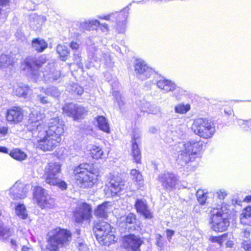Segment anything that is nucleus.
Returning <instances> with one entry per match:
<instances>
[{"label": "nucleus", "mask_w": 251, "mask_h": 251, "mask_svg": "<svg viewBox=\"0 0 251 251\" xmlns=\"http://www.w3.org/2000/svg\"><path fill=\"white\" fill-rule=\"evenodd\" d=\"M25 65L27 69L29 70L31 74L35 76V79H39L40 77H44L46 82H50L57 80L61 76L60 72L55 70L54 68L51 69L49 72L47 71L38 72L39 66L41 65L35 58L27 59L25 61Z\"/></svg>", "instance_id": "nucleus-4"}, {"label": "nucleus", "mask_w": 251, "mask_h": 251, "mask_svg": "<svg viewBox=\"0 0 251 251\" xmlns=\"http://www.w3.org/2000/svg\"><path fill=\"white\" fill-rule=\"evenodd\" d=\"M130 175L133 181L138 183L140 186L142 185L143 178L142 174L139 171L136 169H132L130 172Z\"/></svg>", "instance_id": "nucleus-46"}, {"label": "nucleus", "mask_w": 251, "mask_h": 251, "mask_svg": "<svg viewBox=\"0 0 251 251\" xmlns=\"http://www.w3.org/2000/svg\"><path fill=\"white\" fill-rule=\"evenodd\" d=\"M136 221V216L133 213H129L126 216H122L120 219V226L130 231L135 230L134 223Z\"/></svg>", "instance_id": "nucleus-18"}, {"label": "nucleus", "mask_w": 251, "mask_h": 251, "mask_svg": "<svg viewBox=\"0 0 251 251\" xmlns=\"http://www.w3.org/2000/svg\"><path fill=\"white\" fill-rule=\"evenodd\" d=\"M112 210L111 202H105L98 206L95 211V214L98 217L106 218Z\"/></svg>", "instance_id": "nucleus-25"}, {"label": "nucleus", "mask_w": 251, "mask_h": 251, "mask_svg": "<svg viewBox=\"0 0 251 251\" xmlns=\"http://www.w3.org/2000/svg\"><path fill=\"white\" fill-rule=\"evenodd\" d=\"M16 215L22 219H25L27 217V213L25 207L23 204H18L15 206Z\"/></svg>", "instance_id": "nucleus-43"}, {"label": "nucleus", "mask_w": 251, "mask_h": 251, "mask_svg": "<svg viewBox=\"0 0 251 251\" xmlns=\"http://www.w3.org/2000/svg\"><path fill=\"white\" fill-rule=\"evenodd\" d=\"M78 249L79 251H88V248L86 245L83 243H80Z\"/></svg>", "instance_id": "nucleus-59"}, {"label": "nucleus", "mask_w": 251, "mask_h": 251, "mask_svg": "<svg viewBox=\"0 0 251 251\" xmlns=\"http://www.w3.org/2000/svg\"><path fill=\"white\" fill-rule=\"evenodd\" d=\"M250 119L246 121L242 119L238 120V125L245 129H247L248 128H250Z\"/></svg>", "instance_id": "nucleus-52"}, {"label": "nucleus", "mask_w": 251, "mask_h": 251, "mask_svg": "<svg viewBox=\"0 0 251 251\" xmlns=\"http://www.w3.org/2000/svg\"><path fill=\"white\" fill-rule=\"evenodd\" d=\"M63 112L74 120H78L86 113L87 110L80 105L71 103L66 104L63 108Z\"/></svg>", "instance_id": "nucleus-14"}, {"label": "nucleus", "mask_w": 251, "mask_h": 251, "mask_svg": "<svg viewBox=\"0 0 251 251\" xmlns=\"http://www.w3.org/2000/svg\"><path fill=\"white\" fill-rule=\"evenodd\" d=\"M207 192H205L203 190H199L196 193L197 199L201 206L206 205L207 206L210 205L213 202V198L210 199Z\"/></svg>", "instance_id": "nucleus-27"}, {"label": "nucleus", "mask_w": 251, "mask_h": 251, "mask_svg": "<svg viewBox=\"0 0 251 251\" xmlns=\"http://www.w3.org/2000/svg\"><path fill=\"white\" fill-rule=\"evenodd\" d=\"M104 231L102 229L96 231V238L101 245L109 246L114 243L115 236L113 233H108V235L103 237Z\"/></svg>", "instance_id": "nucleus-23"}, {"label": "nucleus", "mask_w": 251, "mask_h": 251, "mask_svg": "<svg viewBox=\"0 0 251 251\" xmlns=\"http://www.w3.org/2000/svg\"><path fill=\"white\" fill-rule=\"evenodd\" d=\"M56 51L60 55V58L63 61H65L67 59V56L70 53V50L64 45H58L56 48Z\"/></svg>", "instance_id": "nucleus-39"}, {"label": "nucleus", "mask_w": 251, "mask_h": 251, "mask_svg": "<svg viewBox=\"0 0 251 251\" xmlns=\"http://www.w3.org/2000/svg\"><path fill=\"white\" fill-rule=\"evenodd\" d=\"M31 20L33 25H36L37 28L40 27L46 21V18L44 16L33 14L31 16Z\"/></svg>", "instance_id": "nucleus-42"}, {"label": "nucleus", "mask_w": 251, "mask_h": 251, "mask_svg": "<svg viewBox=\"0 0 251 251\" xmlns=\"http://www.w3.org/2000/svg\"><path fill=\"white\" fill-rule=\"evenodd\" d=\"M28 188L24 184L19 181H17L10 189L9 192L11 197L13 199H23L26 197Z\"/></svg>", "instance_id": "nucleus-16"}, {"label": "nucleus", "mask_w": 251, "mask_h": 251, "mask_svg": "<svg viewBox=\"0 0 251 251\" xmlns=\"http://www.w3.org/2000/svg\"><path fill=\"white\" fill-rule=\"evenodd\" d=\"M13 93L18 97L26 98L30 93V89L25 84L18 83L14 86Z\"/></svg>", "instance_id": "nucleus-28"}, {"label": "nucleus", "mask_w": 251, "mask_h": 251, "mask_svg": "<svg viewBox=\"0 0 251 251\" xmlns=\"http://www.w3.org/2000/svg\"><path fill=\"white\" fill-rule=\"evenodd\" d=\"M37 100L42 104H47L50 102L48 97L44 96L42 94L38 95L37 96Z\"/></svg>", "instance_id": "nucleus-55"}, {"label": "nucleus", "mask_w": 251, "mask_h": 251, "mask_svg": "<svg viewBox=\"0 0 251 251\" xmlns=\"http://www.w3.org/2000/svg\"><path fill=\"white\" fill-rule=\"evenodd\" d=\"M8 133V127L7 126H0V141L3 140Z\"/></svg>", "instance_id": "nucleus-54"}, {"label": "nucleus", "mask_w": 251, "mask_h": 251, "mask_svg": "<svg viewBox=\"0 0 251 251\" xmlns=\"http://www.w3.org/2000/svg\"><path fill=\"white\" fill-rule=\"evenodd\" d=\"M146 112L149 114L158 115L160 113V108L156 105L151 103L149 108Z\"/></svg>", "instance_id": "nucleus-51"}, {"label": "nucleus", "mask_w": 251, "mask_h": 251, "mask_svg": "<svg viewBox=\"0 0 251 251\" xmlns=\"http://www.w3.org/2000/svg\"><path fill=\"white\" fill-rule=\"evenodd\" d=\"M33 140L37 148L44 151L54 150L61 141L59 138L50 136L47 133H44L43 135H39Z\"/></svg>", "instance_id": "nucleus-8"}, {"label": "nucleus", "mask_w": 251, "mask_h": 251, "mask_svg": "<svg viewBox=\"0 0 251 251\" xmlns=\"http://www.w3.org/2000/svg\"><path fill=\"white\" fill-rule=\"evenodd\" d=\"M186 128L184 125H179L175 127V130L174 131V141L175 140L174 138L183 139L185 137Z\"/></svg>", "instance_id": "nucleus-40"}, {"label": "nucleus", "mask_w": 251, "mask_h": 251, "mask_svg": "<svg viewBox=\"0 0 251 251\" xmlns=\"http://www.w3.org/2000/svg\"><path fill=\"white\" fill-rule=\"evenodd\" d=\"M118 18L116 19V30L120 33L125 32L126 28V19L128 16V9L126 8L119 13H117Z\"/></svg>", "instance_id": "nucleus-17"}, {"label": "nucleus", "mask_w": 251, "mask_h": 251, "mask_svg": "<svg viewBox=\"0 0 251 251\" xmlns=\"http://www.w3.org/2000/svg\"><path fill=\"white\" fill-rule=\"evenodd\" d=\"M33 197L37 204L42 209L51 208L54 205V199L41 187L34 188Z\"/></svg>", "instance_id": "nucleus-9"}, {"label": "nucleus", "mask_w": 251, "mask_h": 251, "mask_svg": "<svg viewBox=\"0 0 251 251\" xmlns=\"http://www.w3.org/2000/svg\"><path fill=\"white\" fill-rule=\"evenodd\" d=\"M99 26H100V29L102 32H107L108 30V25L105 23L101 24H100Z\"/></svg>", "instance_id": "nucleus-62"}, {"label": "nucleus", "mask_w": 251, "mask_h": 251, "mask_svg": "<svg viewBox=\"0 0 251 251\" xmlns=\"http://www.w3.org/2000/svg\"><path fill=\"white\" fill-rule=\"evenodd\" d=\"M218 198L221 200H223L226 196L227 194L224 190H220L217 192Z\"/></svg>", "instance_id": "nucleus-58"}, {"label": "nucleus", "mask_w": 251, "mask_h": 251, "mask_svg": "<svg viewBox=\"0 0 251 251\" xmlns=\"http://www.w3.org/2000/svg\"><path fill=\"white\" fill-rule=\"evenodd\" d=\"M91 58L95 62L103 64L107 68H111L114 65L110 53L107 51L103 52L100 50L96 49L93 53Z\"/></svg>", "instance_id": "nucleus-15"}, {"label": "nucleus", "mask_w": 251, "mask_h": 251, "mask_svg": "<svg viewBox=\"0 0 251 251\" xmlns=\"http://www.w3.org/2000/svg\"><path fill=\"white\" fill-rule=\"evenodd\" d=\"M108 187L112 194L116 195L124 188V185L120 177L113 176L110 179Z\"/></svg>", "instance_id": "nucleus-24"}, {"label": "nucleus", "mask_w": 251, "mask_h": 251, "mask_svg": "<svg viewBox=\"0 0 251 251\" xmlns=\"http://www.w3.org/2000/svg\"><path fill=\"white\" fill-rule=\"evenodd\" d=\"M97 126L100 129L109 133L110 131L109 124L107 120L103 116H100L96 118Z\"/></svg>", "instance_id": "nucleus-33"}, {"label": "nucleus", "mask_w": 251, "mask_h": 251, "mask_svg": "<svg viewBox=\"0 0 251 251\" xmlns=\"http://www.w3.org/2000/svg\"><path fill=\"white\" fill-rule=\"evenodd\" d=\"M69 92L74 95H81L83 92V89L77 84L72 83L69 84L67 86Z\"/></svg>", "instance_id": "nucleus-41"}, {"label": "nucleus", "mask_w": 251, "mask_h": 251, "mask_svg": "<svg viewBox=\"0 0 251 251\" xmlns=\"http://www.w3.org/2000/svg\"><path fill=\"white\" fill-rule=\"evenodd\" d=\"M9 155L13 158L20 161L25 160L27 157L26 154L24 151L17 148L12 150Z\"/></svg>", "instance_id": "nucleus-35"}, {"label": "nucleus", "mask_w": 251, "mask_h": 251, "mask_svg": "<svg viewBox=\"0 0 251 251\" xmlns=\"http://www.w3.org/2000/svg\"><path fill=\"white\" fill-rule=\"evenodd\" d=\"M32 47L38 52H42L48 47V44L40 38L33 39L32 41Z\"/></svg>", "instance_id": "nucleus-30"}, {"label": "nucleus", "mask_w": 251, "mask_h": 251, "mask_svg": "<svg viewBox=\"0 0 251 251\" xmlns=\"http://www.w3.org/2000/svg\"><path fill=\"white\" fill-rule=\"evenodd\" d=\"M47 236V249L50 251H59L60 248L68 245L72 239L70 231L60 227L51 230Z\"/></svg>", "instance_id": "nucleus-2"}, {"label": "nucleus", "mask_w": 251, "mask_h": 251, "mask_svg": "<svg viewBox=\"0 0 251 251\" xmlns=\"http://www.w3.org/2000/svg\"><path fill=\"white\" fill-rule=\"evenodd\" d=\"M14 62L12 56L1 54L0 55V68H4L12 65Z\"/></svg>", "instance_id": "nucleus-34"}, {"label": "nucleus", "mask_w": 251, "mask_h": 251, "mask_svg": "<svg viewBox=\"0 0 251 251\" xmlns=\"http://www.w3.org/2000/svg\"><path fill=\"white\" fill-rule=\"evenodd\" d=\"M70 46L72 50H76L79 48V44L76 42H72L71 43Z\"/></svg>", "instance_id": "nucleus-63"}, {"label": "nucleus", "mask_w": 251, "mask_h": 251, "mask_svg": "<svg viewBox=\"0 0 251 251\" xmlns=\"http://www.w3.org/2000/svg\"><path fill=\"white\" fill-rule=\"evenodd\" d=\"M140 137L139 133H134L132 139V155L137 163L140 162L141 158V151L138 147V144L140 143Z\"/></svg>", "instance_id": "nucleus-20"}, {"label": "nucleus", "mask_w": 251, "mask_h": 251, "mask_svg": "<svg viewBox=\"0 0 251 251\" xmlns=\"http://www.w3.org/2000/svg\"><path fill=\"white\" fill-rule=\"evenodd\" d=\"M134 70L137 77L142 80L150 78L153 73V70L142 60H136Z\"/></svg>", "instance_id": "nucleus-12"}, {"label": "nucleus", "mask_w": 251, "mask_h": 251, "mask_svg": "<svg viewBox=\"0 0 251 251\" xmlns=\"http://www.w3.org/2000/svg\"><path fill=\"white\" fill-rule=\"evenodd\" d=\"M157 87L165 92L170 91L172 89V83L171 81L161 78L157 82Z\"/></svg>", "instance_id": "nucleus-37"}, {"label": "nucleus", "mask_w": 251, "mask_h": 251, "mask_svg": "<svg viewBox=\"0 0 251 251\" xmlns=\"http://www.w3.org/2000/svg\"><path fill=\"white\" fill-rule=\"evenodd\" d=\"M113 95L119 105V108L122 109L123 106L125 104L124 98L122 97L121 94L118 91L113 92Z\"/></svg>", "instance_id": "nucleus-49"}, {"label": "nucleus", "mask_w": 251, "mask_h": 251, "mask_svg": "<svg viewBox=\"0 0 251 251\" xmlns=\"http://www.w3.org/2000/svg\"><path fill=\"white\" fill-rule=\"evenodd\" d=\"M117 13H119V12H115L114 13H111L106 16L99 17V18L106 20H110L111 18H116L117 19L118 18Z\"/></svg>", "instance_id": "nucleus-57"}, {"label": "nucleus", "mask_w": 251, "mask_h": 251, "mask_svg": "<svg viewBox=\"0 0 251 251\" xmlns=\"http://www.w3.org/2000/svg\"><path fill=\"white\" fill-rule=\"evenodd\" d=\"M102 229L104 231L103 237L108 235V233H113L112 230L111 226L107 222L101 221H100L95 226V232L96 235V231Z\"/></svg>", "instance_id": "nucleus-29"}, {"label": "nucleus", "mask_w": 251, "mask_h": 251, "mask_svg": "<svg viewBox=\"0 0 251 251\" xmlns=\"http://www.w3.org/2000/svg\"><path fill=\"white\" fill-rule=\"evenodd\" d=\"M241 247L246 251H251V240H244L241 244Z\"/></svg>", "instance_id": "nucleus-53"}, {"label": "nucleus", "mask_w": 251, "mask_h": 251, "mask_svg": "<svg viewBox=\"0 0 251 251\" xmlns=\"http://www.w3.org/2000/svg\"><path fill=\"white\" fill-rule=\"evenodd\" d=\"M193 211L196 213H199L201 212L200 205H195L194 207Z\"/></svg>", "instance_id": "nucleus-64"}, {"label": "nucleus", "mask_w": 251, "mask_h": 251, "mask_svg": "<svg viewBox=\"0 0 251 251\" xmlns=\"http://www.w3.org/2000/svg\"><path fill=\"white\" fill-rule=\"evenodd\" d=\"M26 127L27 130L32 133V137L35 139L39 135H43L46 132V128L44 123H35L30 124L27 122L26 123Z\"/></svg>", "instance_id": "nucleus-19"}, {"label": "nucleus", "mask_w": 251, "mask_h": 251, "mask_svg": "<svg viewBox=\"0 0 251 251\" xmlns=\"http://www.w3.org/2000/svg\"><path fill=\"white\" fill-rule=\"evenodd\" d=\"M228 233H225L219 236L211 235L209 237V240L213 243H217L222 246L223 243L228 239Z\"/></svg>", "instance_id": "nucleus-38"}, {"label": "nucleus", "mask_w": 251, "mask_h": 251, "mask_svg": "<svg viewBox=\"0 0 251 251\" xmlns=\"http://www.w3.org/2000/svg\"><path fill=\"white\" fill-rule=\"evenodd\" d=\"M191 128L195 134L203 139L212 137L215 132L214 123L206 118L195 119Z\"/></svg>", "instance_id": "nucleus-7"}, {"label": "nucleus", "mask_w": 251, "mask_h": 251, "mask_svg": "<svg viewBox=\"0 0 251 251\" xmlns=\"http://www.w3.org/2000/svg\"><path fill=\"white\" fill-rule=\"evenodd\" d=\"M191 109V105L189 103H180L175 107V111L179 114H185Z\"/></svg>", "instance_id": "nucleus-44"}, {"label": "nucleus", "mask_w": 251, "mask_h": 251, "mask_svg": "<svg viewBox=\"0 0 251 251\" xmlns=\"http://www.w3.org/2000/svg\"><path fill=\"white\" fill-rule=\"evenodd\" d=\"M100 25V22L97 20H91L77 22L76 28L80 32L85 30H93L96 29Z\"/></svg>", "instance_id": "nucleus-21"}, {"label": "nucleus", "mask_w": 251, "mask_h": 251, "mask_svg": "<svg viewBox=\"0 0 251 251\" xmlns=\"http://www.w3.org/2000/svg\"><path fill=\"white\" fill-rule=\"evenodd\" d=\"M185 91L182 88L177 86L174 82V97L178 100H181L184 95Z\"/></svg>", "instance_id": "nucleus-48"}, {"label": "nucleus", "mask_w": 251, "mask_h": 251, "mask_svg": "<svg viewBox=\"0 0 251 251\" xmlns=\"http://www.w3.org/2000/svg\"><path fill=\"white\" fill-rule=\"evenodd\" d=\"M61 172V165L56 162H50L45 169V181L50 185L57 186L61 190L67 188V183L58 177Z\"/></svg>", "instance_id": "nucleus-6"}, {"label": "nucleus", "mask_w": 251, "mask_h": 251, "mask_svg": "<svg viewBox=\"0 0 251 251\" xmlns=\"http://www.w3.org/2000/svg\"><path fill=\"white\" fill-rule=\"evenodd\" d=\"M159 180L162 183L163 186L166 189L172 188V174L168 173H164L159 176Z\"/></svg>", "instance_id": "nucleus-32"}, {"label": "nucleus", "mask_w": 251, "mask_h": 251, "mask_svg": "<svg viewBox=\"0 0 251 251\" xmlns=\"http://www.w3.org/2000/svg\"><path fill=\"white\" fill-rule=\"evenodd\" d=\"M44 115L38 111L34 110L29 115V118L27 122L30 124L36 123H44L43 118Z\"/></svg>", "instance_id": "nucleus-31"}, {"label": "nucleus", "mask_w": 251, "mask_h": 251, "mask_svg": "<svg viewBox=\"0 0 251 251\" xmlns=\"http://www.w3.org/2000/svg\"><path fill=\"white\" fill-rule=\"evenodd\" d=\"M73 217L76 223H82L92 218V208L86 202H79L73 211Z\"/></svg>", "instance_id": "nucleus-10"}, {"label": "nucleus", "mask_w": 251, "mask_h": 251, "mask_svg": "<svg viewBox=\"0 0 251 251\" xmlns=\"http://www.w3.org/2000/svg\"><path fill=\"white\" fill-rule=\"evenodd\" d=\"M15 35L20 40H23L25 39L24 35L21 31H17L15 33Z\"/></svg>", "instance_id": "nucleus-60"}, {"label": "nucleus", "mask_w": 251, "mask_h": 251, "mask_svg": "<svg viewBox=\"0 0 251 251\" xmlns=\"http://www.w3.org/2000/svg\"><path fill=\"white\" fill-rule=\"evenodd\" d=\"M7 120L9 122L17 123L21 122L23 119V113L22 109L19 107H13L7 111Z\"/></svg>", "instance_id": "nucleus-22"}, {"label": "nucleus", "mask_w": 251, "mask_h": 251, "mask_svg": "<svg viewBox=\"0 0 251 251\" xmlns=\"http://www.w3.org/2000/svg\"><path fill=\"white\" fill-rule=\"evenodd\" d=\"M137 211L143 215L146 218L150 219L152 214L147 206L146 201L143 200H137L135 204Z\"/></svg>", "instance_id": "nucleus-26"}, {"label": "nucleus", "mask_w": 251, "mask_h": 251, "mask_svg": "<svg viewBox=\"0 0 251 251\" xmlns=\"http://www.w3.org/2000/svg\"><path fill=\"white\" fill-rule=\"evenodd\" d=\"M82 59L78 54H74V61L79 68H83V64L81 62Z\"/></svg>", "instance_id": "nucleus-56"}, {"label": "nucleus", "mask_w": 251, "mask_h": 251, "mask_svg": "<svg viewBox=\"0 0 251 251\" xmlns=\"http://www.w3.org/2000/svg\"><path fill=\"white\" fill-rule=\"evenodd\" d=\"M243 225H248L251 226V216L246 219H243V222L242 223Z\"/></svg>", "instance_id": "nucleus-61"}, {"label": "nucleus", "mask_w": 251, "mask_h": 251, "mask_svg": "<svg viewBox=\"0 0 251 251\" xmlns=\"http://www.w3.org/2000/svg\"><path fill=\"white\" fill-rule=\"evenodd\" d=\"M251 216V206H248L245 207L240 215V221L242 223L243 222V219H247V218Z\"/></svg>", "instance_id": "nucleus-50"}, {"label": "nucleus", "mask_w": 251, "mask_h": 251, "mask_svg": "<svg viewBox=\"0 0 251 251\" xmlns=\"http://www.w3.org/2000/svg\"><path fill=\"white\" fill-rule=\"evenodd\" d=\"M90 152L91 156L94 159H102L105 157L102 149L99 146L93 145L90 150Z\"/></svg>", "instance_id": "nucleus-36"}, {"label": "nucleus", "mask_w": 251, "mask_h": 251, "mask_svg": "<svg viewBox=\"0 0 251 251\" xmlns=\"http://www.w3.org/2000/svg\"><path fill=\"white\" fill-rule=\"evenodd\" d=\"M203 144V142L201 139L178 142V144L175 145L174 149L178 153L176 164L181 168L192 162L194 160L195 155L202 150Z\"/></svg>", "instance_id": "nucleus-1"}, {"label": "nucleus", "mask_w": 251, "mask_h": 251, "mask_svg": "<svg viewBox=\"0 0 251 251\" xmlns=\"http://www.w3.org/2000/svg\"><path fill=\"white\" fill-rule=\"evenodd\" d=\"M142 243L141 238L134 234L126 236L123 239V246L127 251H141L140 248Z\"/></svg>", "instance_id": "nucleus-13"}, {"label": "nucleus", "mask_w": 251, "mask_h": 251, "mask_svg": "<svg viewBox=\"0 0 251 251\" xmlns=\"http://www.w3.org/2000/svg\"><path fill=\"white\" fill-rule=\"evenodd\" d=\"M136 104L141 111L146 112L149 108L151 102L142 98L137 100Z\"/></svg>", "instance_id": "nucleus-47"}, {"label": "nucleus", "mask_w": 251, "mask_h": 251, "mask_svg": "<svg viewBox=\"0 0 251 251\" xmlns=\"http://www.w3.org/2000/svg\"><path fill=\"white\" fill-rule=\"evenodd\" d=\"M209 216V222L213 230L221 232L227 229L230 224L228 214L224 212L221 206L211 208Z\"/></svg>", "instance_id": "nucleus-3"}, {"label": "nucleus", "mask_w": 251, "mask_h": 251, "mask_svg": "<svg viewBox=\"0 0 251 251\" xmlns=\"http://www.w3.org/2000/svg\"><path fill=\"white\" fill-rule=\"evenodd\" d=\"M41 92L45 93L46 95L48 96H51L53 97H57L60 94V91L58 89L55 87H50L47 89L42 88L41 89Z\"/></svg>", "instance_id": "nucleus-45"}, {"label": "nucleus", "mask_w": 251, "mask_h": 251, "mask_svg": "<svg viewBox=\"0 0 251 251\" xmlns=\"http://www.w3.org/2000/svg\"><path fill=\"white\" fill-rule=\"evenodd\" d=\"M74 174L75 179L81 187L91 188L97 183L99 172L97 169L93 168L89 170L87 168H82L80 165L74 170Z\"/></svg>", "instance_id": "nucleus-5"}, {"label": "nucleus", "mask_w": 251, "mask_h": 251, "mask_svg": "<svg viewBox=\"0 0 251 251\" xmlns=\"http://www.w3.org/2000/svg\"><path fill=\"white\" fill-rule=\"evenodd\" d=\"M64 132V124L63 122L58 117H54L50 120L48 123V129L46 132L50 136H52L61 141V136Z\"/></svg>", "instance_id": "nucleus-11"}]
</instances>
